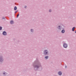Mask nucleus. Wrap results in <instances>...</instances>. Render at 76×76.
<instances>
[{
    "label": "nucleus",
    "instance_id": "nucleus-1",
    "mask_svg": "<svg viewBox=\"0 0 76 76\" xmlns=\"http://www.w3.org/2000/svg\"><path fill=\"white\" fill-rule=\"evenodd\" d=\"M32 66L33 69L35 71L38 70L40 67H41L40 71L42 70L43 68L42 67L41 63L38 59H36L33 62L32 64Z\"/></svg>",
    "mask_w": 76,
    "mask_h": 76
},
{
    "label": "nucleus",
    "instance_id": "nucleus-2",
    "mask_svg": "<svg viewBox=\"0 0 76 76\" xmlns=\"http://www.w3.org/2000/svg\"><path fill=\"white\" fill-rule=\"evenodd\" d=\"M3 55V53L1 52L0 53V64H1V63H2L4 61V58L3 57L2 55Z\"/></svg>",
    "mask_w": 76,
    "mask_h": 76
},
{
    "label": "nucleus",
    "instance_id": "nucleus-3",
    "mask_svg": "<svg viewBox=\"0 0 76 76\" xmlns=\"http://www.w3.org/2000/svg\"><path fill=\"white\" fill-rule=\"evenodd\" d=\"M49 53V52L48 50L45 49L43 51V54L45 56H47Z\"/></svg>",
    "mask_w": 76,
    "mask_h": 76
},
{
    "label": "nucleus",
    "instance_id": "nucleus-4",
    "mask_svg": "<svg viewBox=\"0 0 76 76\" xmlns=\"http://www.w3.org/2000/svg\"><path fill=\"white\" fill-rule=\"evenodd\" d=\"M64 25L62 23L60 24V25L58 26V29H64Z\"/></svg>",
    "mask_w": 76,
    "mask_h": 76
},
{
    "label": "nucleus",
    "instance_id": "nucleus-5",
    "mask_svg": "<svg viewBox=\"0 0 76 76\" xmlns=\"http://www.w3.org/2000/svg\"><path fill=\"white\" fill-rule=\"evenodd\" d=\"M63 47L65 48H67L68 47V45L67 43H64L63 44Z\"/></svg>",
    "mask_w": 76,
    "mask_h": 76
},
{
    "label": "nucleus",
    "instance_id": "nucleus-6",
    "mask_svg": "<svg viewBox=\"0 0 76 76\" xmlns=\"http://www.w3.org/2000/svg\"><path fill=\"white\" fill-rule=\"evenodd\" d=\"M2 74H3V76H8L7 75H8V73L5 71L3 72L2 73Z\"/></svg>",
    "mask_w": 76,
    "mask_h": 76
},
{
    "label": "nucleus",
    "instance_id": "nucleus-7",
    "mask_svg": "<svg viewBox=\"0 0 76 76\" xmlns=\"http://www.w3.org/2000/svg\"><path fill=\"white\" fill-rule=\"evenodd\" d=\"M2 34L4 36H6L7 35V32L6 31H4L3 32Z\"/></svg>",
    "mask_w": 76,
    "mask_h": 76
},
{
    "label": "nucleus",
    "instance_id": "nucleus-8",
    "mask_svg": "<svg viewBox=\"0 0 76 76\" xmlns=\"http://www.w3.org/2000/svg\"><path fill=\"white\" fill-rule=\"evenodd\" d=\"M58 75H59V76H61V75H62V72L61 71H60L58 72Z\"/></svg>",
    "mask_w": 76,
    "mask_h": 76
},
{
    "label": "nucleus",
    "instance_id": "nucleus-9",
    "mask_svg": "<svg viewBox=\"0 0 76 76\" xmlns=\"http://www.w3.org/2000/svg\"><path fill=\"white\" fill-rule=\"evenodd\" d=\"M10 23L11 24H13L14 23V21L13 20H11L10 22Z\"/></svg>",
    "mask_w": 76,
    "mask_h": 76
},
{
    "label": "nucleus",
    "instance_id": "nucleus-10",
    "mask_svg": "<svg viewBox=\"0 0 76 76\" xmlns=\"http://www.w3.org/2000/svg\"><path fill=\"white\" fill-rule=\"evenodd\" d=\"M61 32L62 33V34H64V32H65V30L64 29L62 30L61 31Z\"/></svg>",
    "mask_w": 76,
    "mask_h": 76
},
{
    "label": "nucleus",
    "instance_id": "nucleus-11",
    "mask_svg": "<svg viewBox=\"0 0 76 76\" xmlns=\"http://www.w3.org/2000/svg\"><path fill=\"white\" fill-rule=\"evenodd\" d=\"M17 9H18V8H17V7H16V6H15L14 8V10H16Z\"/></svg>",
    "mask_w": 76,
    "mask_h": 76
},
{
    "label": "nucleus",
    "instance_id": "nucleus-12",
    "mask_svg": "<svg viewBox=\"0 0 76 76\" xmlns=\"http://www.w3.org/2000/svg\"><path fill=\"white\" fill-rule=\"evenodd\" d=\"M30 31L31 32H32V33H33V32H34V29H31L30 30Z\"/></svg>",
    "mask_w": 76,
    "mask_h": 76
},
{
    "label": "nucleus",
    "instance_id": "nucleus-13",
    "mask_svg": "<svg viewBox=\"0 0 76 76\" xmlns=\"http://www.w3.org/2000/svg\"><path fill=\"white\" fill-rule=\"evenodd\" d=\"M45 59H48V56H47L45 57Z\"/></svg>",
    "mask_w": 76,
    "mask_h": 76
},
{
    "label": "nucleus",
    "instance_id": "nucleus-14",
    "mask_svg": "<svg viewBox=\"0 0 76 76\" xmlns=\"http://www.w3.org/2000/svg\"><path fill=\"white\" fill-rule=\"evenodd\" d=\"M2 19L3 20L4 19V20H5V19H6V18L4 17H3Z\"/></svg>",
    "mask_w": 76,
    "mask_h": 76
},
{
    "label": "nucleus",
    "instance_id": "nucleus-15",
    "mask_svg": "<svg viewBox=\"0 0 76 76\" xmlns=\"http://www.w3.org/2000/svg\"><path fill=\"white\" fill-rule=\"evenodd\" d=\"M19 16V13L17 16V18H18V17Z\"/></svg>",
    "mask_w": 76,
    "mask_h": 76
},
{
    "label": "nucleus",
    "instance_id": "nucleus-16",
    "mask_svg": "<svg viewBox=\"0 0 76 76\" xmlns=\"http://www.w3.org/2000/svg\"><path fill=\"white\" fill-rule=\"evenodd\" d=\"M18 10H16L15 12V13L16 14V13H17V12H18Z\"/></svg>",
    "mask_w": 76,
    "mask_h": 76
},
{
    "label": "nucleus",
    "instance_id": "nucleus-17",
    "mask_svg": "<svg viewBox=\"0 0 76 76\" xmlns=\"http://www.w3.org/2000/svg\"><path fill=\"white\" fill-rule=\"evenodd\" d=\"M51 11H52L51 10H49V12H51Z\"/></svg>",
    "mask_w": 76,
    "mask_h": 76
},
{
    "label": "nucleus",
    "instance_id": "nucleus-18",
    "mask_svg": "<svg viewBox=\"0 0 76 76\" xmlns=\"http://www.w3.org/2000/svg\"><path fill=\"white\" fill-rule=\"evenodd\" d=\"M3 28V27H2L0 26V29H2Z\"/></svg>",
    "mask_w": 76,
    "mask_h": 76
},
{
    "label": "nucleus",
    "instance_id": "nucleus-19",
    "mask_svg": "<svg viewBox=\"0 0 76 76\" xmlns=\"http://www.w3.org/2000/svg\"><path fill=\"white\" fill-rule=\"evenodd\" d=\"M75 28H76V27H74L72 29H75Z\"/></svg>",
    "mask_w": 76,
    "mask_h": 76
},
{
    "label": "nucleus",
    "instance_id": "nucleus-20",
    "mask_svg": "<svg viewBox=\"0 0 76 76\" xmlns=\"http://www.w3.org/2000/svg\"><path fill=\"white\" fill-rule=\"evenodd\" d=\"M65 69H67V66L66 65L65 66Z\"/></svg>",
    "mask_w": 76,
    "mask_h": 76
},
{
    "label": "nucleus",
    "instance_id": "nucleus-21",
    "mask_svg": "<svg viewBox=\"0 0 76 76\" xmlns=\"http://www.w3.org/2000/svg\"><path fill=\"white\" fill-rule=\"evenodd\" d=\"M72 31H75V29H72Z\"/></svg>",
    "mask_w": 76,
    "mask_h": 76
},
{
    "label": "nucleus",
    "instance_id": "nucleus-22",
    "mask_svg": "<svg viewBox=\"0 0 76 76\" xmlns=\"http://www.w3.org/2000/svg\"><path fill=\"white\" fill-rule=\"evenodd\" d=\"M2 30V29H0V31H1Z\"/></svg>",
    "mask_w": 76,
    "mask_h": 76
},
{
    "label": "nucleus",
    "instance_id": "nucleus-23",
    "mask_svg": "<svg viewBox=\"0 0 76 76\" xmlns=\"http://www.w3.org/2000/svg\"><path fill=\"white\" fill-rule=\"evenodd\" d=\"M26 7H27V6H25V8H26Z\"/></svg>",
    "mask_w": 76,
    "mask_h": 76
}]
</instances>
